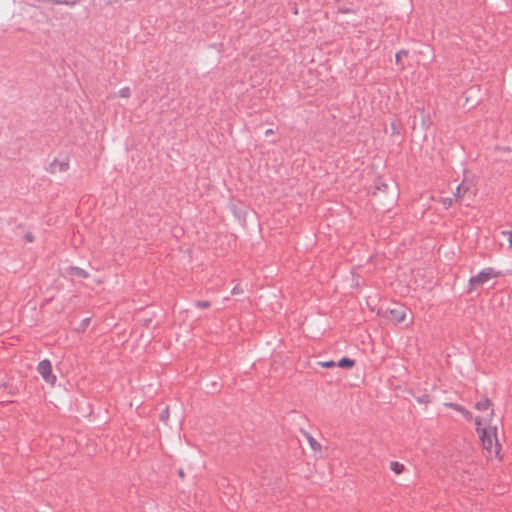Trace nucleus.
Segmentation results:
<instances>
[{"mask_svg": "<svg viewBox=\"0 0 512 512\" xmlns=\"http://www.w3.org/2000/svg\"><path fill=\"white\" fill-rule=\"evenodd\" d=\"M492 402L490 399L488 398H483L482 400L478 401L476 404H475V408L479 411H483V410H488L490 409V417L493 416L494 414V410L492 409Z\"/></svg>", "mask_w": 512, "mask_h": 512, "instance_id": "nucleus-8", "label": "nucleus"}, {"mask_svg": "<svg viewBox=\"0 0 512 512\" xmlns=\"http://www.w3.org/2000/svg\"><path fill=\"white\" fill-rule=\"evenodd\" d=\"M501 276V272L495 271L491 267L484 268L477 275L472 276L468 281V293L473 292L478 287L485 284L491 278H497Z\"/></svg>", "mask_w": 512, "mask_h": 512, "instance_id": "nucleus-3", "label": "nucleus"}, {"mask_svg": "<svg viewBox=\"0 0 512 512\" xmlns=\"http://www.w3.org/2000/svg\"><path fill=\"white\" fill-rule=\"evenodd\" d=\"M37 372L46 383L52 387L55 386L57 376L53 373L52 364L48 359H44L38 363Z\"/></svg>", "mask_w": 512, "mask_h": 512, "instance_id": "nucleus-5", "label": "nucleus"}, {"mask_svg": "<svg viewBox=\"0 0 512 512\" xmlns=\"http://www.w3.org/2000/svg\"><path fill=\"white\" fill-rule=\"evenodd\" d=\"M70 169V156L66 153L55 155L46 167L51 175L66 173Z\"/></svg>", "mask_w": 512, "mask_h": 512, "instance_id": "nucleus-4", "label": "nucleus"}, {"mask_svg": "<svg viewBox=\"0 0 512 512\" xmlns=\"http://www.w3.org/2000/svg\"><path fill=\"white\" fill-rule=\"evenodd\" d=\"M231 293L233 295H242V296H244L245 290H244V288L240 284H237L236 286L233 287Z\"/></svg>", "mask_w": 512, "mask_h": 512, "instance_id": "nucleus-15", "label": "nucleus"}, {"mask_svg": "<svg viewBox=\"0 0 512 512\" xmlns=\"http://www.w3.org/2000/svg\"><path fill=\"white\" fill-rule=\"evenodd\" d=\"M478 193V178L475 175L466 174L454 191L455 201L469 205L475 201Z\"/></svg>", "mask_w": 512, "mask_h": 512, "instance_id": "nucleus-2", "label": "nucleus"}, {"mask_svg": "<svg viewBox=\"0 0 512 512\" xmlns=\"http://www.w3.org/2000/svg\"><path fill=\"white\" fill-rule=\"evenodd\" d=\"M311 449L315 452L321 450V445L308 433L305 434Z\"/></svg>", "mask_w": 512, "mask_h": 512, "instance_id": "nucleus-11", "label": "nucleus"}, {"mask_svg": "<svg viewBox=\"0 0 512 512\" xmlns=\"http://www.w3.org/2000/svg\"><path fill=\"white\" fill-rule=\"evenodd\" d=\"M504 235H508V241H509V244L510 246L512 247V230L511 231H504L503 232Z\"/></svg>", "mask_w": 512, "mask_h": 512, "instance_id": "nucleus-19", "label": "nucleus"}, {"mask_svg": "<svg viewBox=\"0 0 512 512\" xmlns=\"http://www.w3.org/2000/svg\"><path fill=\"white\" fill-rule=\"evenodd\" d=\"M460 413L463 414L466 419L472 418V414L467 409H465L464 412H460Z\"/></svg>", "mask_w": 512, "mask_h": 512, "instance_id": "nucleus-20", "label": "nucleus"}, {"mask_svg": "<svg viewBox=\"0 0 512 512\" xmlns=\"http://www.w3.org/2000/svg\"><path fill=\"white\" fill-rule=\"evenodd\" d=\"M476 430L479 434L482 447L487 452V457L492 459L493 457L498 458L501 461V457L499 456L501 445L497 438V428L496 426H486L481 427L482 420L480 417H477L475 420Z\"/></svg>", "mask_w": 512, "mask_h": 512, "instance_id": "nucleus-1", "label": "nucleus"}, {"mask_svg": "<svg viewBox=\"0 0 512 512\" xmlns=\"http://www.w3.org/2000/svg\"><path fill=\"white\" fill-rule=\"evenodd\" d=\"M120 95H121L122 97H128V96L130 95V90H129V88H124V89H122V90L120 91Z\"/></svg>", "mask_w": 512, "mask_h": 512, "instance_id": "nucleus-18", "label": "nucleus"}, {"mask_svg": "<svg viewBox=\"0 0 512 512\" xmlns=\"http://www.w3.org/2000/svg\"><path fill=\"white\" fill-rule=\"evenodd\" d=\"M197 306L200 308H207L209 306L208 302H197Z\"/></svg>", "mask_w": 512, "mask_h": 512, "instance_id": "nucleus-21", "label": "nucleus"}, {"mask_svg": "<svg viewBox=\"0 0 512 512\" xmlns=\"http://www.w3.org/2000/svg\"><path fill=\"white\" fill-rule=\"evenodd\" d=\"M354 365H355V360L348 358V357H343L340 361L337 362L338 367L346 368V369H350V368L354 367Z\"/></svg>", "mask_w": 512, "mask_h": 512, "instance_id": "nucleus-10", "label": "nucleus"}, {"mask_svg": "<svg viewBox=\"0 0 512 512\" xmlns=\"http://www.w3.org/2000/svg\"><path fill=\"white\" fill-rule=\"evenodd\" d=\"M418 400H419V402L428 403L429 402V396L425 395L422 398H419Z\"/></svg>", "mask_w": 512, "mask_h": 512, "instance_id": "nucleus-22", "label": "nucleus"}, {"mask_svg": "<svg viewBox=\"0 0 512 512\" xmlns=\"http://www.w3.org/2000/svg\"><path fill=\"white\" fill-rule=\"evenodd\" d=\"M446 407H449L457 412H464L465 408L457 403L448 402L444 404Z\"/></svg>", "mask_w": 512, "mask_h": 512, "instance_id": "nucleus-13", "label": "nucleus"}, {"mask_svg": "<svg viewBox=\"0 0 512 512\" xmlns=\"http://www.w3.org/2000/svg\"><path fill=\"white\" fill-rule=\"evenodd\" d=\"M384 316L396 323H401L406 318V308L403 305H397L394 308H388Z\"/></svg>", "mask_w": 512, "mask_h": 512, "instance_id": "nucleus-6", "label": "nucleus"}, {"mask_svg": "<svg viewBox=\"0 0 512 512\" xmlns=\"http://www.w3.org/2000/svg\"><path fill=\"white\" fill-rule=\"evenodd\" d=\"M438 202L446 209L450 208L455 201V197L453 196H442L439 197Z\"/></svg>", "mask_w": 512, "mask_h": 512, "instance_id": "nucleus-9", "label": "nucleus"}, {"mask_svg": "<svg viewBox=\"0 0 512 512\" xmlns=\"http://www.w3.org/2000/svg\"><path fill=\"white\" fill-rule=\"evenodd\" d=\"M233 213L235 214V220L236 221H244V211L242 209H237L236 207H233Z\"/></svg>", "mask_w": 512, "mask_h": 512, "instance_id": "nucleus-14", "label": "nucleus"}, {"mask_svg": "<svg viewBox=\"0 0 512 512\" xmlns=\"http://www.w3.org/2000/svg\"><path fill=\"white\" fill-rule=\"evenodd\" d=\"M321 367L323 368H333L335 366H337V363L332 361V360H329V361H322V362H319L318 363Z\"/></svg>", "mask_w": 512, "mask_h": 512, "instance_id": "nucleus-16", "label": "nucleus"}, {"mask_svg": "<svg viewBox=\"0 0 512 512\" xmlns=\"http://www.w3.org/2000/svg\"><path fill=\"white\" fill-rule=\"evenodd\" d=\"M272 133V130H267L266 131V134H271Z\"/></svg>", "mask_w": 512, "mask_h": 512, "instance_id": "nucleus-24", "label": "nucleus"}, {"mask_svg": "<svg viewBox=\"0 0 512 512\" xmlns=\"http://www.w3.org/2000/svg\"><path fill=\"white\" fill-rule=\"evenodd\" d=\"M16 235L21 238L23 243H32L35 240V233L28 229L27 226H19Z\"/></svg>", "mask_w": 512, "mask_h": 512, "instance_id": "nucleus-7", "label": "nucleus"}, {"mask_svg": "<svg viewBox=\"0 0 512 512\" xmlns=\"http://www.w3.org/2000/svg\"><path fill=\"white\" fill-rule=\"evenodd\" d=\"M406 56V52L400 51L396 54V60L399 61L401 59V56Z\"/></svg>", "mask_w": 512, "mask_h": 512, "instance_id": "nucleus-23", "label": "nucleus"}, {"mask_svg": "<svg viewBox=\"0 0 512 512\" xmlns=\"http://www.w3.org/2000/svg\"><path fill=\"white\" fill-rule=\"evenodd\" d=\"M75 275L79 276V277H88V273L83 270V269H80V268H77L76 271H75Z\"/></svg>", "mask_w": 512, "mask_h": 512, "instance_id": "nucleus-17", "label": "nucleus"}, {"mask_svg": "<svg viewBox=\"0 0 512 512\" xmlns=\"http://www.w3.org/2000/svg\"><path fill=\"white\" fill-rule=\"evenodd\" d=\"M390 468L396 474H401L405 470L404 465L398 461H392L390 463Z\"/></svg>", "mask_w": 512, "mask_h": 512, "instance_id": "nucleus-12", "label": "nucleus"}]
</instances>
